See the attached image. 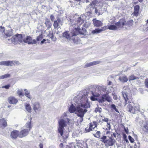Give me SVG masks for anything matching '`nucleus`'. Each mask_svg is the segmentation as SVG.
I'll use <instances>...</instances> for the list:
<instances>
[{"instance_id":"obj_21","label":"nucleus","mask_w":148,"mask_h":148,"mask_svg":"<svg viewBox=\"0 0 148 148\" xmlns=\"http://www.w3.org/2000/svg\"><path fill=\"white\" fill-rule=\"evenodd\" d=\"M13 30L12 29L9 30H7L4 32V34L7 36H10L13 35Z\"/></svg>"},{"instance_id":"obj_8","label":"nucleus","mask_w":148,"mask_h":148,"mask_svg":"<svg viewBox=\"0 0 148 148\" xmlns=\"http://www.w3.org/2000/svg\"><path fill=\"white\" fill-rule=\"evenodd\" d=\"M116 141L114 139L110 138L109 139L107 140L105 144L106 146H112L115 143Z\"/></svg>"},{"instance_id":"obj_54","label":"nucleus","mask_w":148,"mask_h":148,"mask_svg":"<svg viewBox=\"0 0 148 148\" xmlns=\"http://www.w3.org/2000/svg\"><path fill=\"white\" fill-rule=\"evenodd\" d=\"M99 10V13L97 15L99 16L100 14H102L103 12L101 11V9L100 8L99 9H98Z\"/></svg>"},{"instance_id":"obj_24","label":"nucleus","mask_w":148,"mask_h":148,"mask_svg":"<svg viewBox=\"0 0 148 148\" xmlns=\"http://www.w3.org/2000/svg\"><path fill=\"white\" fill-rule=\"evenodd\" d=\"M7 126V123L4 119H0V126L5 127Z\"/></svg>"},{"instance_id":"obj_15","label":"nucleus","mask_w":148,"mask_h":148,"mask_svg":"<svg viewBox=\"0 0 148 148\" xmlns=\"http://www.w3.org/2000/svg\"><path fill=\"white\" fill-rule=\"evenodd\" d=\"M106 86H100L97 88V89L96 90V91H97L99 92L98 93H99L100 95L103 92L106 91Z\"/></svg>"},{"instance_id":"obj_28","label":"nucleus","mask_w":148,"mask_h":148,"mask_svg":"<svg viewBox=\"0 0 148 148\" xmlns=\"http://www.w3.org/2000/svg\"><path fill=\"white\" fill-rule=\"evenodd\" d=\"M98 1H94L92 2L88 6V8H90L92 7V8L95 7V5L97 4Z\"/></svg>"},{"instance_id":"obj_18","label":"nucleus","mask_w":148,"mask_h":148,"mask_svg":"<svg viewBox=\"0 0 148 148\" xmlns=\"http://www.w3.org/2000/svg\"><path fill=\"white\" fill-rule=\"evenodd\" d=\"M83 16H81L80 17L77 18L76 21V24L78 26H79L84 23V20L83 18Z\"/></svg>"},{"instance_id":"obj_48","label":"nucleus","mask_w":148,"mask_h":148,"mask_svg":"<svg viewBox=\"0 0 148 148\" xmlns=\"http://www.w3.org/2000/svg\"><path fill=\"white\" fill-rule=\"evenodd\" d=\"M92 128L91 127H90H90L89 128L87 127L85 129V131L86 132H90V131L92 130Z\"/></svg>"},{"instance_id":"obj_62","label":"nucleus","mask_w":148,"mask_h":148,"mask_svg":"<svg viewBox=\"0 0 148 148\" xmlns=\"http://www.w3.org/2000/svg\"><path fill=\"white\" fill-rule=\"evenodd\" d=\"M112 83V82L111 81H109L108 83V85H110Z\"/></svg>"},{"instance_id":"obj_3","label":"nucleus","mask_w":148,"mask_h":148,"mask_svg":"<svg viewBox=\"0 0 148 148\" xmlns=\"http://www.w3.org/2000/svg\"><path fill=\"white\" fill-rule=\"evenodd\" d=\"M118 28V27H117L116 25H110L108 26V27H107V26H105L104 27H102L100 29H95L94 30L92 31V33L93 34L99 33L101 32L104 31L106 29H109L110 30H115L117 29Z\"/></svg>"},{"instance_id":"obj_35","label":"nucleus","mask_w":148,"mask_h":148,"mask_svg":"<svg viewBox=\"0 0 148 148\" xmlns=\"http://www.w3.org/2000/svg\"><path fill=\"white\" fill-rule=\"evenodd\" d=\"M133 23V20H130L128 21L127 23L126 22L125 25L130 27L132 25Z\"/></svg>"},{"instance_id":"obj_2","label":"nucleus","mask_w":148,"mask_h":148,"mask_svg":"<svg viewBox=\"0 0 148 148\" xmlns=\"http://www.w3.org/2000/svg\"><path fill=\"white\" fill-rule=\"evenodd\" d=\"M70 120L67 118L66 114L64 112L61 117L58 121L59 127L58 131L60 135L63 136L64 127H66L68 123H70Z\"/></svg>"},{"instance_id":"obj_60","label":"nucleus","mask_w":148,"mask_h":148,"mask_svg":"<svg viewBox=\"0 0 148 148\" xmlns=\"http://www.w3.org/2000/svg\"><path fill=\"white\" fill-rule=\"evenodd\" d=\"M40 148H43V144H40L39 145Z\"/></svg>"},{"instance_id":"obj_51","label":"nucleus","mask_w":148,"mask_h":148,"mask_svg":"<svg viewBox=\"0 0 148 148\" xmlns=\"http://www.w3.org/2000/svg\"><path fill=\"white\" fill-rule=\"evenodd\" d=\"M42 36L41 35H40L37 38V41H40L42 39Z\"/></svg>"},{"instance_id":"obj_27","label":"nucleus","mask_w":148,"mask_h":148,"mask_svg":"<svg viewBox=\"0 0 148 148\" xmlns=\"http://www.w3.org/2000/svg\"><path fill=\"white\" fill-rule=\"evenodd\" d=\"M45 24L46 26L47 27L48 29L47 30L49 29V28L51 27V25L49 20L47 18H46L45 19Z\"/></svg>"},{"instance_id":"obj_5","label":"nucleus","mask_w":148,"mask_h":148,"mask_svg":"<svg viewBox=\"0 0 148 148\" xmlns=\"http://www.w3.org/2000/svg\"><path fill=\"white\" fill-rule=\"evenodd\" d=\"M23 36L21 34H17L13 36L12 38L8 39L10 43H14L23 42Z\"/></svg>"},{"instance_id":"obj_41","label":"nucleus","mask_w":148,"mask_h":148,"mask_svg":"<svg viewBox=\"0 0 148 148\" xmlns=\"http://www.w3.org/2000/svg\"><path fill=\"white\" fill-rule=\"evenodd\" d=\"M138 78L137 77H135L133 75H132L130 76L129 78V80H132L138 79Z\"/></svg>"},{"instance_id":"obj_43","label":"nucleus","mask_w":148,"mask_h":148,"mask_svg":"<svg viewBox=\"0 0 148 148\" xmlns=\"http://www.w3.org/2000/svg\"><path fill=\"white\" fill-rule=\"evenodd\" d=\"M110 106L116 112L119 113L118 109L116 108V106L114 104H112Z\"/></svg>"},{"instance_id":"obj_1","label":"nucleus","mask_w":148,"mask_h":148,"mask_svg":"<svg viewBox=\"0 0 148 148\" xmlns=\"http://www.w3.org/2000/svg\"><path fill=\"white\" fill-rule=\"evenodd\" d=\"M75 103L72 104L69 108L71 113H74L80 117V121H82L85 113L87 111V109L90 107V105L86 95L79 94L76 97Z\"/></svg>"},{"instance_id":"obj_37","label":"nucleus","mask_w":148,"mask_h":148,"mask_svg":"<svg viewBox=\"0 0 148 148\" xmlns=\"http://www.w3.org/2000/svg\"><path fill=\"white\" fill-rule=\"evenodd\" d=\"M48 36L51 39V40L53 39V32L51 30L49 31V33L48 34Z\"/></svg>"},{"instance_id":"obj_36","label":"nucleus","mask_w":148,"mask_h":148,"mask_svg":"<svg viewBox=\"0 0 148 148\" xmlns=\"http://www.w3.org/2000/svg\"><path fill=\"white\" fill-rule=\"evenodd\" d=\"M11 66H12L13 65L15 66L16 64L18 65L20 64V63L18 61H11Z\"/></svg>"},{"instance_id":"obj_61","label":"nucleus","mask_w":148,"mask_h":148,"mask_svg":"<svg viewBox=\"0 0 148 148\" xmlns=\"http://www.w3.org/2000/svg\"><path fill=\"white\" fill-rule=\"evenodd\" d=\"M113 136L114 137H115V138L116 137V134L115 133H113Z\"/></svg>"},{"instance_id":"obj_29","label":"nucleus","mask_w":148,"mask_h":148,"mask_svg":"<svg viewBox=\"0 0 148 148\" xmlns=\"http://www.w3.org/2000/svg\"><path fill=\"white\" fill-rule=\"evenodd\" d=\"M63 35L64 37L66 38L68 40H70L71 38V36L67 32H64Z\"/></svg>"},{"instance_id":"obj_4","label":"nucleus","mask_w":148,"mask_h":148,"mask_svg":"<svg viewBox=\"0 0 148 148\" xmlns=\"http://www.w3.org/2000/svg\"><path fill=\"white\" fill-rule=\"evenodd\" d=\"M85 32V29L83 27H80V26H78L77 28H75L74 29L73 32L71 36V39L73 40L75 42V39L74 36L78 35L79 34H84Z\"/></svg>"},{"instance_id":"obj_58","label":"nucleus","mask_w":148,"mask_h":148,"mask_svg":"<svg viewBox=\"0 0 148 148\" xmlns=\"http://www.w3.org/2000/svg\"><path fill=\"white\" fill-rule=\"evenodd\" d=\"M95 13H96V14H98V13H99V10H98V9L95 8Z\"/></svg>"},{"instance_id":"obj_52","label":"nucleus","mask_w":148,"mask_h":148,"mask_svg":"<svg viewBox=\"0 0 148 148\" xmlns=\"http://www.w3.org/2000/svg\"><path fill=\"white\" fill-rule=\"evenodd\" d=\"M145 84L146 86L148 88V79H146L145 81Z\"/></svg>"},{"instance_id":"obj_31","label":"nucleus","mask_w":148,"mask_h":148,"mask_svg":"<svg viewBox=\"0 0 148 148\" xmlns=\"http://www.w3.org/2000/svg\"><path fill=\"white\" fill-rule=\"evenodd\" d=\"M122 95L123 96V97L124 98L125 100V101L126 104L127 103V102L128 100V98L127 97V93H125L124 92H123L122 93Z\"/></svg>"},{"instance_id":"obj_7","label":"nucleus","mask_w":148,"mask_h":148,"mask_svg":"<svg viewBox=\"0 0 148 148\" xmlns=\"http://www.w3.org/2000/svg\"><path fill=\"white\" fill-rule=\"evenodd\" d=\"M23 42L27 43L29 45L31 44H36V40H33L32 38L30 36L23 35Z\"/></svg>"},{"instance_id":"obj_55","label":"nucleus","mask_w":148,"mask_h":148,"mask_svg":"<svg viewBox=\"0 0 148 148\" xmlns=\"http://www.w3.org/2000/svg\"><path fill=\"white\" fill-rule=\"evenodd\" d=\"M50 18L52 21H53L55 19L53 15H50Z\"/></svg>"},{"instance_id":"obj_20","label":"nucleus","mask_w":148,"mask_h":148,"mask_svg":"<svg viewBox=\"0 0 148 148\" xmlns=\"http://www.w3.org/2000/svg\"><path fill=\"white\" fill-rule=\"evenodd\" d=\"M128 107L129 108V112L130 113L134 114L135 113L136 111L135 109V108H134V105H132L131 104H129L128 105Z\"/></svg>"},{"instance_id":"obj_14","label":"nucleus","mask_w":148,"mask_h":148,"mask_svg":"<svg viewBox=\"0 0 148 148\" xmlns=\"http://www.w3.org/2000/svg\"><path fill=\"white\" fill-rule=\"evenodd\" d=\"M100 62L99 61H97L92 62L89 63H87L85 65L84 67L87 68L93 66L94 65L98 64L100 63Z\"/></svg>"},{"instance_id":"obj_59","label":"nucleus","mask_w":148,"mask_h":148,"mask_svg":"<svg viewBox=\"0 0 148 148\" xmlns=\"http://www.w3.org/2000/svg\"><path fill=\"white\" fill-rule=\"evenodd\" d=\"M46 41V40L45 39H43L42 40L41 43V44H43L44 42H45Z\"/></svg>"},{"instance_id":"obj_53","label":"nucleus","mask_w":148,"mask_h":148,"mask_svg":"<svg viewBox=\"0 0 148 148\" xmlns=\"http://www.w3.org/2000/svg\"><path fill=\"white\" fill-rule=\"evenodd\" d=\"M92 13L91 12L89 11L86 12V15L89 16H92Z\"/></svg>"},{"instance_id":"obj_10","label":"nucleus","mask_w":148,"mask_h":148,"mask_svg":"<svg viewBox=\"0 0 148 148\" xmlns=\"http://www.w3.org/2000/svg\"><path fill=\"white\" fill-rule=\"evenodd\" d=\"M126 21L124 19H122L118 22L116 23L115 25L118 27V28H122L125 25Z\"/></svg>"},{"instance_id":"obj_39","label":"nucleus","mask_w":148,"mask_h":148,"mask_svg":"<svg viewBox=\"0 0 148 148\" xmlns=\"http://www.w3.org/2000/svg\"><path fill=\"white\" fill-rule=\"evenodd\" d=\"M25 108L26 110L29 112H30L31 110V108L29 104H28L26 105Z\"/></svg>"},{"instance_id":"obj_23","label":"nucleus","mask_w":148,"mask_h":148,"mask_svg":"<svg viewBox=\"0 0 148 148\" xmlns=\"http://www.w3.org/2000/svg\"><path fill=\"white\" fill-rule=\"evenodd\" d=\"M102 98L104 99L105 101H107L108 102H110L111 100V97L107 94L103 95Z\"/></svg>"},{"instance_id":"obj_44","label":"nucleus","mask_w":148,"mask_h":148,"mask_svg":"<svg viewBox=\"0 0 148 148\" xmlns=\"http://www.w3.org/2000/svg\"><path fill=\"white\" fill-rule=\"evenodd\" d=\"M108 119L107 118H105L104 119L102 120L101 121L100 120H99L98 123H100V122H101V123H103V122H107V123L108 122Z\"/></svg>"},{"instance_id":"obj_47","label":"nucleus","mask_w":148,"mask_h":148,"mask_svg":"<svg viewBox=\"0 0 148 148\" xmlns=\"http://www.w3.org/2000/svg\"><path fill=\"white\" fill-rule=\"evenodd\" d=\"M111 129V126L110 125V123L108 122L107 123V128H106V130H110Z\"/></svg>"},{"instance_id":"obj_56","label":"nucleus","mask_w":148,"mask_h":148,"mask_svg":"<svg viewBox=\"0 0 148 148\" xmlns=\"http://www.w3.org/2000/svg\"><path fill=\"white\" fill-rule=\"evenodd\" d=\"M98 101L99 103H102L105 101L104 99L101 98V99L99 100Z\"/></svg>"},{"instance_id":"obj_45","label":"nucleus","mask_w":148,"mask_h":148,"mask_svg":"<svg viewBox=\"0 0 148 148\" xmlns=\"http://www.w3.org/2000/svg\"><path fill=\"white\" fill-rule=\"evenodd\" d=\"M5 32L4 27L2 26H0V34H2Z\"/></svg>"},{"instance_id":"obj_32","label":"nucleus","mask_w":148,"mask_h":148,"mask_svg":"<svg viewBox=\"0 0 148 148\" xmlns=\"http://www.w3.org/2000/svg\"><path fill=\"white\" fill-rule=\"evenodd\" d=\"M24 91L25 92V95L29 99H31V98L30 95V91L27 90L26 89H25Z\"/></svg>"},{"instance_id":"obj_9","label":"nucleus","mask_w":148,"mask_h":148,"mask_svg":"<svg viewBox=\"0 0 148 148\" xmlns=\"http://www.w3.org/2000/svg\"><path fill=\"white\" fill-rule=\"evenodd\" d=\"M33 110L36 113L40 111L41 107L40 104L38 102L34 103L33 104Z\"/></svg>"},{"instance_id":"obj_17","label":"nucleus","mask_w":148,"mask_h":148,"mask_svg":"<svg viewBox=\"0 0 148 148\" xmlns=\"http://www.w3.org/2000/svg\"><path fill=\"white\" fill-rule=\"evenodd\" d=\"M11 62L10 60L1 61L0 62V65L11 66Z\"/></svg>"},{"instance_id":"obj_16","label":"nucleus","mask_w":148,"mask_h":148,"mask_svg":"<svg viewBox=\"0 0 148 148\" xmlns=\"http://www.w3.org/2000/svg\"><path fill=\"white\" fill-rule=\"evenodd\" d=\"M8 102L10 104H16L18 102V100L13 97H10L8 98Z\"/></svg>"},{"instance_id":"obj_40","label":"nucleus","mask_w":148,"mask_h":148,"mask_svg":"<svg viewBox=\"0 0 148 148\" xmlns=\"http://www.w3.org/2000/svg\"><path fill=\"white\" fill-rule=\"evenodd\" d=\"M17 93L19 97L23 96V90L22 89H18L17 90Z\"/></svg>"},{"instance_id":"obj_46","label":"nucleus","mask_w":148,"mask_h":148,"mask_svg":"<svg viewBox=\"0 0 148 148\" xmlns=\"http://www.w3.org/2000/svg\"><path fill=\"white\" fill-rule=\"evenodd\" d=\"M101 108L99 107L97 108H95V111L96 113L99 112L100 113L101 112Z\"/></svg>"},{"instance_id":"obj_38","label":"nucleus","mask_w":148,"mask_h":148,"mask_svg":"<svg viewBox=\"0 0 148 148\" xmlns=\"http://www.w3.org/2000/svg\"><path fill=\"white\" fill-rule=\"evenodd\" d=\"M100 140L101 142L104 143V144L106 142V141L107 139V137L106 136H103L102 137L100 138Z\"/></svg>"},{"instance_id":"obj_12","label":"nucleus","mask_w":148,"mask_h":148,"mask_svg":"<svg viewBox=\"0 0 148 148\" xmlns=\"http://www.w3.org/2000/svg\"><path fill=\"white\" fill-rule=\"evenodd\" d=\"M94 26L96 27L101 26L103 25V23L101 21L94 19L92 20Z\"/></svg>"},{"instance_id":"obj_13","label":"nucleus","mask_w":148,"mask_h":148,"mask_svg":"<svg viewBox=\"0 0 148 148\" xmlns=\"http://www.w3.org/2000/svg\"><path fill=\"white\" fill-rule=\"evenodd\" d=\"M19 132L17 130H15L12 132L11 133L10 136L13 139H15L19 136Z\"/></svg>"},{"instance_id":"obj_42","label":"nucleus","mask_w":148,"mask_h":148,"mask_svg":"<svg viewBox=\"0 0 148 148\" xmlns=\"http://www.w3.org/2000/svg\"><path fill=\"white\" fill-rule=\"evenodd\" d=\"M101 134L100 131H97L95 134H93V135L95 137L99 138L100 137V134Z\"/></svg>"},{"instance_id":"obj_64","label":"nucleus","mask_w":148,"mask_h":148,"mask_svg":"<svg viewBox=\"0 0 148 148\" xmlns=\"http://www.w3.org/2000/svg\"><path fill=\"white\" fill-rule=\"evenodd\" d=\"M145 30L147 31L148 30V27L145 29Z\"/></svg>"},{"instance_id":"obj_49","label":"nucleus","mask_w":148,"mask_h":148,"mask_svg":"<svg viewBox=\"0 0 148 148\" xmlns=\"http://www.w3.org/2000/svg\"><path fill=\"white\" fill-rule=\"evenodd\" d=\"M128 138L131 143H133L134 141V139L131 136H129Z\"/></svg>"},{"instance_id":"obj_19","label":"nucleus","mask_w":148,"mask_h":148,"mask_svg":"<svg viewBox=\"0 0 148 148\" xmlns=\"http://www.w3.org/2000/svg\"><path fill=\"white\" fill-rule=\"evenodd\" d=\"M119 79L122 82H126L128 80V79L127 76L125 75H121L120 76Z\"/></svg>"},{"instance_id":"obj_33","label":"nucleus","mask_w":148,"mask_h":148,"mask_svg":"<svg viewBox=\"0 0 148 148\" xmlns=\"http://www.w3.org/2000/svg\"><path fill=\"white\" fill-rule=\"evenodd\" d=\"M10 75L9 74H7L0 76V79H3L5 78L10 77Z\"/></svg>"},{"instance_id":"obj_30","label":"nucleus","mask_w":148,"mask_h":148,"mask_svg":"<svg viewBox=\"0 0 148 148\" xmlns=\"http://www.w3.org/2000/svg\"><path fill=\"white\" fill-rule=\"evenodd\" d=\"M134 108H135V109L136 112L140 111V106L138 104H134L133 105Z\"/></svg>"},{"instance_id":"obj_34","label":"nucleus","mask_w":148,"mask_h":148,"mask_svg":"<svg viewBox=\"0 0 148 148\" xmlns=\"http://www.w3.org/2000/svg\"><path fill=\"white\" fill-rule=\"evenodd\" d=\"M90 127L94 129L95 127H97V123L96 122H93L92 123H90Z\"/></svg>"},{"instance_id":"obj_22","label":"nucleus","mask_w":148,"mask_h":148,"mask_svg":"<svg viewBox=\"0 0 148 148\" xmlns=\"http://www.w3.org/2000/svg\"><path fill=\"white\" fill-rule=\"evenodd\" d=\"M92 96L90 97L91 99L93 101L97 100V99L96 97H98L99 96V93H96V92L93 93L92 92Z\"/></svg>"},{"instance_id":"obj_25","label":"nucleus","mask_w":148,"mask_h":148,"mask_svg":"<svg viewBox=\"0 0 148 148\" xmlns=\"http://www.w3.org/2000/svg\"><path fill=\"white\" fill-rule=\"evenodd\" d=\"M142 129L145 132L148 133V122L143 125Z\"/></svg>"},{"instance_id":"obj_63","label":"nucleus","mask_w":148,"mask_h":148,"mask_svg":"<svg viewBox=\"0 0 148 148\" xmlns=\"http://www.w3.org/2000/svg\"><path fill=\"white\" fill-rule=\"evenodd\" d=\"M125 130L127 133L128 132V131L126 129H125Z\"/></svg>"},{"instance_id":"obj_6","label":"nucleus","mask_w":148,"mask_h":148,"mask_svg":"<svg viewBox=\"0 0 148 148\" xmlns=\"http://www.w3.org/2000/svg\"><path fill=\"white\" fill-rule=\"evenodd\" d=\"M26 127L27 128V129H25L21 130L19 133V137L22 138L23 137L25 136L28 135L29 130H30L32 128V127L31 126V122H30L26 124Z\"/></svg>"},{"instance_id":"obj_26","label":"nucleus","mask_w":148,"mask_h":148,"mask_svg":"<svg viewBox=\"0 0 148 148\" xmlns=\"http://www.w3.org/2000/svg\"><path fill=\"white\" fill-rule=\"evenodd\" d=\"M140 7L138 5H136L134 7V14L135 16H137Z\"/></svg>"},{"instance_id":"obj_57","label":"nucleus","mask_w":148,"mask_h":148,"mask_svg":"<svg viewBox=\"0 0 148 148\" xmlns=\"http://www.w3.org/2000/svg\"><path fill=\"white\" fill-rule=\"evenodd\" d=\"M113 95V98L114 99L116 100L117 99V97L116 95H114L113 94H112Z\"/></svg>"},{"instance_id":"obj_11","label":"nucleus","mask_w":148,"mask_h":148,"mask_svg":"<svg viewBox=\"0 0 148 148\" xmlns=\"http://www.w3.org/2000/svg\"><path fill=\"white\" fill-rule=\"evenodd\" d=\"M60 24L62 25V22L61 19L58 18L57 20L55 21L54 22L53 25L54 28L58 29L60 27Z\"/></svg>"},{"instance_id":"obj_50","label":"nucleus","mask_w":148,"mask_h":148,"mask_svg":"<svg viewBox=\"0 0 148 148\" xmlns=\"http://www.w3.org/2000/svg\"><path fill=\"white\" fill-rule=\"evenodd\" d=\"M10 86V84H8L7 85L2 86V88H5L6 89H9Z\"/></svg>"}]
</instances>
